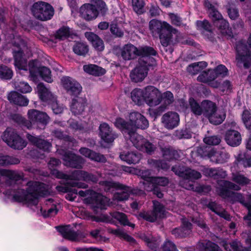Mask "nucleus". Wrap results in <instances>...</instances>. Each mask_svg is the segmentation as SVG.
<instances>
[{
	"label": "nucleus",
	"instance_id": "nucleus-1",
	"mask_svg": "<svg viewBox=\"0 0 251 251\" xmlns=\"http://www.w3.org/2000/svg\"><path fill=\"white\" fill-rule=\"evenodd\" d=\"M12 44L15 65L17 68L26 71L28 69L32 76L35 77L39 74L46 81L52 82L50 70L46 67H39L37 61H30L27 66L26 60L23 57V52L26 48V44L21 37H15Z\"/></svg>",
	"mask_w": 251,
	"mask_h": 251
},
{
	"label": "nucleus",
	"instance_id": "nucleus-2",
	"mask_svg": "<svg viewBox=\"0 0 251 251\" xmlns=\"http://www.w3.org/2000/svg\"><path fill=\"white\" fill-rule=\"evenodd\" d=\"M27 186L26 192L19 189L8 191L6 194L14 201L36 205L39 196L44 197L50 193L49 186L39 182L29 181L27 183Z\"/></svg>",
	"mask_w": 251,
	"mask_h": 251
},
{
	"label": "nucleus",
	"instance_id": "nucleus-3",
	"mask_svg": "<svg viewBox=\"0 0 251 251\" xmlns=\"http://www.w3.org/2000/svg\"><path fill=\"white\" fill-rule=\"evenodd\" d=\"M149 25L153 36H159L161 43L164 47L180 41V33L166 22L152 20L150 21Z\"/></svg>",
	"mask_w": 251,
	"mask_h": 251
},
{
	"label": "nucleus",
	"instance_id": "nucleus-4",
	"mask_svg": "<svg viewBox=\"0 0 251 251\" xmlns=\"http://www.w3.org/2000/svg\"><path fill=\"white\" fill-rule=\"evenodd\" d=\"M225 189L221 192V195L223 197H230L231 200L233 201H239L245 206L248 210V214L244 217V219L247 223L251 225V195L248 196V201H244L242 195L238 193H232L231 194L227 191V190H233L238 191L241 189V187L237 184L228 181H223L221 182Z\"/></svg>",
	"mask_w": 251,
	"mask_h": 251
},
{
	"label": "nucleus",
	"instance_id": "nucleus-5",
	"mask_svg": "<svg viewBox=\"0 0 251 251\" xmlns=\"http://www.w3.org/2000/svg\"><path fill=\"white\" fill-rule=\"evenodd\" d=\"M105 3L102 0H93L92 3H86L80 8L81 17L87 21L96 19L99 12L104 13L106 11Z\"/></svg>",
	"mask_w": 251,
	"mask_h": 251
},
{
	"label": "nucleus",
	"instance_id": "nucleus-6",
	"mask_svg": "<svg viewBox=\"0 0 251 251\" xmlns=\"http://www.w3.org/2000/svg\"><path fill=\"white\" fill-rule=\"evenodd\" d=\"M125 136L129 138L133 145L139 150L151 153L155 150L156 148L153 144L135 132V130L129 131L128 134Z\"/></svg>",
	"mask_w": 251,
	"mask_h": 251
},
{
	"label": "nucleus",
	"instance_id": "nucleus-7",
	"mask_svg": "<svg viewBox=\"0 0 251 251\" xmlns=\"http://www.w3.org/2000/svg\"><path fill=\"white\" fill-rule=\"evenodd\" d=\"M27 117L29 122L26 123L25 126L28 128H31L32 126L38 127L39 125L44 128L50 120V118L45 112L36 109L29 110Z\"/></svg>",
	"mask_w": 251,
	"mask_h": 251
},
{
	"label": "nucleus",
	"instance_id": "nucleus-8",
	"mask_svg": "<svg viewBox=\"0 0 251 251\" xmlns=\"http://www.w3.org/2000/svg\"><path fill=\"white\" fill-rule=\"evenodd\" d=\"M32 12L36 18L42 21H46L51 19L53 16L54 10L49 3L38 1L33 5Z\"/></svg>",
	"mask_w": 251,
	"mask_h": 251
},
{
	"label": "nucleus",
	"instance_id": "nucleus-9",
	"mask_svg": "<svg viewBox=\"0 0 251 251\" xmlns=\"http://www.w3.org/2000/svg\"><path fill=\"white\" fill-rule=\"evenodd\" d=\"M2 138L9 146L15 149L22 150L26 145L15 130L10 127L7 128L3 132Z\"/></svg>",
	"mask_w": 251,
	"mask_h": 251
},
{
	"label": "nucleus",
	"instance_id": "nucleus-10",
	"mask_svg": "<svg viewBox=\"0 0 251 251\" xmlns=\"http://www.w3.org/2000/svg\"><path fill=\"white\" fill-rule=\"evenodd\" d=\"M144 101L150 107L158 105L161 102V92L156 87L149 85L143 88Z\"/></svg>",
	"mask_w": 251,
	"mask_h": 251
},
{
	"label": "nucleus",
	"instance_id": "nucleus-11",
	"mask_svg": "<svg viewBox=\"0 0 251 251\" xmlns=\"http://www.w3.org/2000/svg\"><path fill=\"white\" fill-rule=\"evenodd\" d=\"M237 55L236 61L237 65L241 67L248 68L251 64V52L247 46L243 43H239L236 46Z\"/></svg>",
	"mask_w": 251,
	"mask_h": 251
},
{
	"label": "nucleus",
	"instance_id": "nucleus-12",
	"mask_svg": "<svg viewBox=\"0 0 251 251\" xmlns=\"http://www.w3.org/2000/svg\"><path fill=\"white\" fill-rule=\"evenodd\" d=\"M151 64L147 63L144 58H140L139 64L133 69L130 73V77L132 81L139 82L142 81L147 76L148 67Z\"/></svg>",
	"mask_w": 251,
	"mask_h": 251
},
{
	"label": "nucleus",
	"instance_id": "nucleus-13",
	"mask_svg": "<svg viewBox=\"0 0 251 251\" xmlns=\"http://www.w3.org/2000/svg\"><path fill=\"white\" fill-rule=\"evenodd\" d=\"M57 151L59 154L63 155V159L64 161L65 165L77 169L82 168L85 160L81 156L62 150H57Z\"/></svg>",
	"mask_w": 251,
	"mask_h": 251
},
{
	"label": "nucleus",
	"instance_id": "nucleus-14",
	"mask_svg": "<svg viewBox=\"0 0 251 251\" xmlns=\"http://www.w3.org/2000/svg\"><path fill=\"white\" fill-rule=\"evenodd\" d=\"M63 87L72 96H77L81 91L82 88L78 82L69 76H64L61 80Z\"/></svg>",
	"mask_w": 251,
	"mask_h": 251
},
{
	"label": "nucleus",
	"instance_id": "nucleus-15",
	"mask_svg": "<svg viewBox=\"0 0 251 251\" xmlns=\"http://www.w3.org/2000/svg\"><path fill=\"white\" fill-rule=\"evenodd\" d=\"M172 170L178 176L191 181L199 179L201 176L199 172L190 168H185L183 167L176 166L173 167Z\"/></svg>",
	"mask_w": 251,
	"mask_h": 251
},
{
	"label": "nucleus",
	"instance_id": "nucleus-16",
	"mask_svg": "<svg viewBox=\"0 0 251 251\" xmlns=\"http://www.w3.org/2000/svg\"><path fill=\"white\" fill-rule=\"evenodd\" d=\"M179 116L177 113L169 111L163 115L161 117V123L165 128L167 129H173L177 127L179 123Z\"/></svg>",
	"mask_w": 251,
	"mask_h": 251
},
{
	"label": "nucleus",
	"instance_id": "nucleus-17",
	"mask_svg": "<svg viewBox=\"0 0 251 251\" xmlns=\"http://www.w3.org/2000/svg\"><path fill=\"white\" fill-rule=\"evenodd\" d=\"M56 228L64 238L72 241H78L85 237L81 232H75L68 226H58Z\"/></svg>",
	"mask_w": 251,
	"mask_h": 251
},
{
	"label": "nucleus",
	"instance_id": "nucleus-18",
	"mask_svg": "<svg viewBox=\"0 0 251 251\" xmlns=\"http://www.w3.org/2000/svg\"><path fill=\"white\" fill-rule=\"evenodd\" d=\"M99 128L101 139L106 143L112 142L117 137V135L106 123L100 124Z\"/></svg>",
	"mask_w": 251,
	"mask_h": 251
},
{
	"label": "nucleus",
	"instance_id": "nucleus-19",
	"mask_svg": "<svg viewBox=\"0 0 251 251\" xmlns=\"http://www.w3.org/2000/svg\"><path fill=\"white\" fill-rule=\"evenodd\" d=\"M75 97L72 100L71 109L75 115H79L84 111L87 106V100L84 98Z\"/></svg>",
	"mask_w": 251,
	"mask_h": 251
},
{
	"label": "nucleus",
	"instance_id": "nucleus-20",
	"mask_svg": "<svg viewBox=\"0 0 251 251\" xmlns=\"http://www.w3.org/2000/svg\"><path fill=\"white\" fill-rule=\"evenodd\" d=\"M210 161L216 163H223L227 161L229 157V154L224 150L216 151L211 150L208 154Z\"/></svg>",
	"mask_w": 251,
	"mask_h": 251
},
{
	"label": "nucleus",
	"instance_id": "nucleus-21",
	"mask_svg": "<svg viewBox=\"0 0 251 251\" xmlns=\"http://www.w3.org/2000/svg\"><path fill=\"white\" fill-rule=\"evenodd\" d=\"M72 180H84L85 181L96 182L98 180L97 176L92 174H89L83 171H75L69 176Z\"/></svg>",
	"mask_w": 251,
	"mask_h": 251
},
{
	"label": "nucleus",
	"instance_id": "nucleus-22",
	"mask_svg": "<svg viewBox=\"0 0 251 251\" xmlns=\"http://www.w3.org/2000/svg\"><path fill=\"white\" fill-rule=\"evenodd\" d=\"M92 203L97 208L105 209L106 206L113 205V201L102 195L94 193L92 197Z\"/></svg>",
	"mask_w": 251,
	"mask_h": 251
},
{
	"label": "nucleus",
	"instance_id": "nucleus-23",
	"mask_svg": "<svg viewBox=\"0 0 251 251\" xmlns=\"http://www.w3.org/2000/svg\"><path fill=\"white\" fill-rule=\"evenodd\" d=\"M121 55L125 60H130L138 56V48L131 44H128L121 49Z\"/></svg>",
	"mask_w": 251,
	"mask_h": 251
},
{
	"label": "nucleus",
	"instance_id": "nucleus-24",
	"mask_svg": "<svg viewBox=\"0 0 251 251\" xmlns=\"http://www.w3.org/2000/svg\"><path fill=\"white\" fill-rule=\"evenodd\" d=\"M225 140L229 145L232 147L239 146L241 142L240 133L235 130H228L226 133Z\"/></svg>",
	"mask_w": 251,
	"mask_h": 251
},
{
	"label": "nucleus",
	"instance_id": "nucleus-25",
	"mask_svg": "<svg viewBox=\"0 0 251 251\" xmlns=\"http://www.w3.org/2000/svg\"><path fill=\"white\" fill-rule=\"evenodd\" d=\"M192 225L186 219H183L182 221V226L180 228H176L173 229L172 233L176 237H184L191 232Z\"/></svg>",
	"mask_w": 251,
	"mask_h": 251
},
{
	"label": "nucleus",
	"instance_id": "nucleus-26",
	"mask_svg": "<svg viewBox=\"0 0 251 251\" xmlns=\"http://www.w3.org/2000/svg\"><path fill=\"white\" fill-rule=\"evenodd\" d=\"M80 154L92 161L104 162L106 158L104 155L97 153L88 148H81L79 151Z\"/></svg>",
	"mask_w": 251,
	"mask_h": 251
},
{
	"label": "nucleus",
	"instance_id": "nucleus-27",
	"mask_svg": "<svg viewBox=\"0 0 251 251\" xmlns=\"http://www.w3.org/2000/svg\"><path fill=\"white\" fill-rule=\"evenodd\" d=\"M140 238L152 250L157 249L160 244V238L153 237L150 233H142L140 235Z\"/></svg>",
	"mask_w": 251,
	"mask_h": 251
},
{
	"label": "nucleus",
	"instance_id": "nucleus-28",
	"mask_svg": "<svg viewBox=\"0 0 251 251\" xmlns=\"http://www.w3.org/2000/svg\"><path fill=\"white\" fill-rule=\"evenodd\" d=\"M205 6L207 8L210 18L212 20L213 24L215 25L218 23L219 21L223 19L221 14L216 9L214 5L211 2L206 0L204 1Z\"/></svg>",
	"mask_w": 251,
	"mask_h": 251
},
{
	"label": "nucleus",
	"instance_id": "nucleus-29",
	"mask_svg": "<svg viewBox=\"0 0 251 251\" xmlns=\"http://www.w3.org/2000/svg\"><path fill=\"white\" fill-rule=\"evenodd\" d=\"M27 138L39 149L49 151L51 147L50 143L45 140L39 139L30 134H27Z\"/></svg>",
	"mask_w": 251,
	"mask_h": 251
},
{
	"label": "nucleus",
	"instance_id": "nucleus-30",
	"mask_svg": "<svg viewBox=\"0 0 251 251\" xmlns=\"http://www.w3.org/2000/svg\"><path fill=\"white\" fill-rule=\"evenodd\" d=\"M85 36L97 50L101 51L104 49L103 42L97 35L91 32H86Z\"/></svg>",
	"mask_w": 251,
	"mask_h": 251
},
{
	"label": "nucleus",
	"instance_id": "nucleus-31",
	"mask_svg": "<svg viewBox=\"0 0 251 251\" xmlns=\"http://www.w3.org/2000/svg\"><path fill=\"white\" fill-rule=\"evenodd\" d=\"M120 192L114 194L113 198V201H122L128 199L130 194L131 193V189L130 187L122 184V187L117 189Z\"/></svg>",
	"mask_w": 251,
	"mask_h": 251
},
{
	"label": "nucleus",
	"instance_id": "nucleus-32",
	"mask_svg": "<svg viewBox=\"0 0 251 251\" xmlns=\"http://www.w3.org/2000/svg\"><path fill=\"white\" fill-rule=\"evenodd\" d=\"M37 91L41 100L44 101H48L49 103L56 98L45 86L40 83L37 87Z\"/></svg>",
	"mask_w": 251,
	"mask_h": 251
},
{
	"label": "nucleus",
	"instance_id": "nucleus-33",
	"mask_svg": "<svg viewBox=\"0 0 251 251\" xmlns=\"http://www.w3.org/2000/svg\"><path fill=\"white\" fill-rule=\"evenodd\" d=\"M207 207L213 212L227 221L231 220L230 215L220 205L215 202H209Z\"/></svg>",
	"mask_w": 251,
	"mask_h": 251
},
{
	"label": "nucleus",
	"instance_id": "nucleus-34",
	"mask_svg": "<svg viewBox=\"0 0 251 251\" xmlns=\"http://www.w3.org/2000/svg\"><path fill=\"white\" fill-rule=\"evenodd\" d=\"M8 99L11 102L20 106H26L28 103V100L25 97L16 92L9 93Z\"/></svg>",
	"mask_w": 251,
	"mask_h": 251
},
{
	"label": "nucleus",
	"instance_id": "nucleus-35",
	"mask_svg": "<svg viewBox=\"0 0 251 251\" xmlns=\"http://www.w3.org/2000/svg\"><path fill=\"white\" fill-rule=\"evenodd\" d=\"M120 158L128 164H136L141 159V154L134 151L123 152L120 155Z\"/></svg>",
	"mask_w": 251,
	"mask_h": 251
},
{
	"label": "nucleus",
	"instance_id": "nucleus-36",
	"mask_svg": "<svg viewBox=\"0 0 251 251\" xmlns=\"http://www.w3.org/2000/svg\"><path fill=\"white\" fill-rule=\"evenodd\" d=\"M226 112L223 110L216 109L208 118L209 122L215 125L221 124L226 118Z\"/></svg>",
	"mask_w": 251,
	"mask_h": 251
},
{
	"label": "nucleus",
	"instance_id": "nucleus-37",
	"mask_svg": "<svg viewBox=\"0 0 251 251\" xmlns=\"http://www.w3.org/2000/svg\"><path fill=\"white\" fill-rule=\"evenodd\" d=\"M216 26L220 32L223 36L227 38L232 36V33L231 28L229 27L228 23L224 18L219 21L218 23L214 25Z\"/></svg>",
	"mask_w": 251,
	"mask_h": 251
},
{
	"label": "nucleus",
	"instance_id": "nucleus-38",
	"mask_svg": "<svg viewBox=\"0 0 251 251\" xmlns=\"http://www.w3.org/2000/svg\"><path fill=\"white\" fill-rule=\"evenodd\" d=\"M83 68L85 73L93 75L99 76L105 73L104 69L95 64L85 65Z\"/></svg>",
	"mask_w": 251,
	"mask_h": 251
},
{
	"label": "nucleus",
	"instance_id": "nucleus-39",
	"mask_svg": "<svg viewBox=\"0 0 251 251\" xmlns=\"http://www.w3.org/2000/svg\"><path fill=\"white\" fill-rule=\"evenodd\" d=\"M202 171L204 175L217 178L218 177H224L226 175V172L221 169L204 168Z\"/></svg>",
	"mask_w": 251,
	"mask_h": 251
},
{
	"label": "nucleus",
	"instance_id": "nucleus-40",
	"mask_svg": "<svg viewBox=\"0 0 251 251\" xmlns=\"http://www.w3.org/2000/svg\"><path fill=\"white\" fill-rule=\"evenodd\" d=\"M202 108V114L205 117L208 118L217 109L216 104L209 100H204L201 102Z\"/></svg>",
	"mask_w": 251,
	"mask_h": 251
},
{
	"label": "nucleus",
	"instance_id": "nucleus-41",
	"mask_svg": "<svg viewBox=\"0 0 251 251\" xmlns=\"http://www.w3.org/2000/svg\"><path fill=\"white\" fill-rule=\"evenodd\" d=\"M107 230L109 233H112L130 243L134 244L135 243V240L133 237H132L129 235L127 234L124 230L122 229H112L111 228H108Z\"/></svg>",
	"mask_w": 251,
	"mask_h": 251
},
{
	"label": "nucleus",
	"instance_id": "nucleus-42",
	"mask_svg": "<svg viewBox=\"0 0 251 251\" xmlns=\"http://www.w3.org/2000/svg\"><path fill=\"white\" fill-rule=\"evenodd\" d=\"M216 78V75L215 72L211 69H209L207 71H204L198 77L197 79L199 81L208 83L213 81Z\"/></svg>",
	"mask_w": 251,
	"mask_h": 251
},
{
	"label": "nucleus",
	"instance_id": "nucleus-43",
	"mask_svg": "<svg viewBox=\"0 0 251 251\" xmlns=\"http://www.w3.org/2000/svg\"><path fill=\"white\" fill-rule=\"evenodd\" d=\"M0 174L2 176L6 177L10 180L13 181H18L22 178V174L15 171L0 169Z\"/></svg>",
	"mask_w": 251,
	"mask_h": 251
},
{
	"label": "nucleus",
	"instance_id": "nucleus-44",
	"mask_svg": "<svg viewBox=\"0 0 251 251\" xmlns=\"http://www.w3.org/2000/svg\"><path fill=\"white\" fill-rule=\"evenodd\" d=\"M100 184L102 188L107 192H112L115 190H117L118 188L122 187V184L112 181L100 182Z\"/></svg>",
	"mask_w": 251,
	"mask_h": 251
},
{
	"label": "nucleus",
	"instance_id": "nucleus-45",
	"mask_svg": "<svg viewBox=\"0 0 251 251\" xmlns=\"http://www.w3.org/2000/svg\"><path fill=\"white\" fill-rule=\"evenodd\" d=\"M156 54V52L155 50L151 47H141L139 48H138V56H142L143 57L142 58H144L145 61L147 62V60L149 58L147 57L150 55H155Z\"/></svg>",
	"mask_w": 251,
	"mask_h": 251
},
{
	"label": "nucleus",
	"instance_id": "nucleus-46",
	"mask_svg": "<svg viewBox=\"0 0 251 251\" xmlns=\"http://www.w3.org/2000/svg\"><path fill=\"white\" fill-rule=\"evenodd\" d=\"M198 247L200 251H223L217 244L210 241L199 243Z\"/></svg>",
	"mask_w": 251,
	"mask_h": 251
},
{
	"label": "nucleus",
	"instance_id": "nucleus-47",
	"mask_svg": "<svg viewBox=\"0 0 251 251\" xmlns=\"http://www.w3.org/2000/svg\"><path fill=\"white\" fill-rule=\"evenodd\" d=\"M112 217L117 220L121 224L124 226H128L132 228L135 227V225L130 223L126 214L119 212H114L111 213Z\"/></svg>",
	"mask_w": 251,
	"mask_h": 251
},
{
	"label": "nucleus",
	"instance_id": "nucleus-48",
	"mask_svg": "<svg viewBox=\"0 0 251 251\" xmlns=\"http://www.w3.org/2000/svg\"><path fill=\"white\" fill-rule=\"evenodd\" d=\"M207 66L206 62L204 61L193 63L190 65L187 68L188 72L191 75H196Z\"/></svg>",
	"mask_w": 251,
	"mask_h": 251
},
{
	"label": "nucleus",
	"instance_id": "nucleus-49",
	"mask_svg": "<svg viewBox=\"0 0 251 251\" xmlns=\"http://www.w3.org/2000/svg\"><path fill=\"white\" fill-rule=\"evenodd\" d=\"M143 89L136 88L131 93V98L132 100L137 104L140 105L144 101Z\"/></svg>",
	"mask_w": 251,
	"mask_h": 251
},
{
	"label": "nucleus",
	"instance_id": "nucleus-50",
	"mask_svg": "<svg viewBox=\"0 0 251 251\" xmlns=\"http://www.w3.org/2000/svg\"><path fill=\"white\" fill-rule=\"evenodd\" d=\"M60 163L61 162L59 159L54 158H51L48 163L49 167L50 170H51L52 174L56 177L59 178H65V175L62 173L55 169L52 170V168L58 166Z\"/></svg>",
	"mask_w": 251,
	"mask_h": 251
},
{
	"label": "nucleus",
	"instance_id": "nucleus-51",
	"mask_svg": "<svg viewBox=\"0 0 251 251\" xmlns=\"http://www.w3.org/2000/svg\"><path fill=\"white\" fill-rule=\"evenodd\" d=\"M73 51L78 55L85 56L88 51V47L85 43L77 42L74 45Z\"/></svg>",
	"mask_w": 251,
	"mask_h": 251
},
{
	"label": "nucleus",
	"instance_id": "nucleus-52",
	"mask_svg": "<svg viewBox=\"0 0 251 251\" xmlns=\"http://www.w3.org/2000/svg\"><path fill=\"white\" fill-rule=\"evenodd\" d=\"M114 124L117 128L125 131V135L128 134L129 131H131L129 124L121 118H117Z\"/></svg>",
	"mask_w": 251,
	"mask_h": 251
},
{
	"label": "nucleus",
	"instance_id": "nucleus-53",
	"mask_svg": "<svg viewBox=\"0 0 251 251\" xmlns=\"http://www.w3.org/2000/svg\"><path fill=\"white\" fill-rule=\"evenodd\" d=\"M161 101L162 103L160 106H165L166 109L168 106L174 102V96L170 91H166L163 93H161Z\"/></svg>",
	"mask_w": 251,
	"mask_h": 251
},
{
	"label": "nucleus",
	"instance_id": "nucleus-54",
	"mask_svg": "<svg viewBox=\"0 0 251 251\" xmlns=\"http://www.w3.org/2000/svg\"><path fill=\"white\" fill-rule=\"evenodd\" d=\"M232 180L236 183L245 185L250 183V180L239 173H232Z\"/></svg>",
	"mask_w": 251,
	"mask_h": 251
},
{
	"label": "nucleus",
	"instance_id": "nucleus-55",
	"mask_svg": "<svg viewBox=\"0 0 251 251\" xmlns=\"http://www.w3.org/2000/svg\"><path fill=\"white\" fill-rule=\"evenodd\" d=\"M72 33L70 28L63 26L60 28L56 33L55 37L59 40H64L69 37Z\"/></svg>",
	"mask_w": 251,
	"mask_h": 251
},
{
	"label": "nucleus",
	"instance_id": "nucleus-56",
	"mask_svg": "<svg viewBox=\"0 0 251 251\" xmlns=\"http://www.w3.org/2000/svg\"><path fill=\"white\" fill-rule=\"evenodd\" d=\"M189 104L191 111L195 115L199 116L202 114V108L201 104L200 105L193 98H190L189 99Z\"/></svg>",
	"mask_w": 251,
	"mask_h": 251
},
{
	"label": "nucleus",
	"instance_id": "nucleus-57",
	"mask_svg": "<svg viewBox=\"0 0 251 251\" xmlns=\"http://www.w3.org/2000/svg\"><path fill=\"white\" fill-rule=\"evenodd\" d=\"M153 212L156 216V218H162L166 215L164 207L158 202H154Z\"/></svg>",
	"mask_w": 251,
	"mask_h": 251
},
{
	"label": "nucleus",
	"instance_id": "nucleus-58",
	"mask_svg": "<svg viewBox=\"0 0 251 251\" xmlns=\"http://www.w3.org/2000/svg\"><path fill=\"white\" fill-rule=\"evenodd\" d=\"M13 75L12 71L5 66H0V77L3 79H9Z\"/></svg>",
	"mask_w": 251,
	"mask_h": 251
},
{
	"label": "nucleus",
	"instance_id": "nucleus-59",
	"mask_svg": "<svg viewBox=\"0 0 251 251\" xmlns=\"http://www.w3.org/2000/svg\"><path fill=\"white\" fill-rule=\"evenodd\" d=\"M158 145L160 146L161 151L162 152V154L164 157L168 160L171 159V155L172 150L173 149L170 148V147H164V145L162 141H160L158 142Z\"/></svg>",
	"mask_w": 251,
	"mask_h": 251
},
{
	"label": "nucleus",
	"instance_id": "nucleus-60",
	"mask_svg": "<svg viewBox=\"0 0 251 251\" xmlns=\"http://www.w3.org/2000/svg\"><path fill=\"white\" fill-rule=\"evenodd\" d=\"M15 88L18 91L23 93H29L32 90L31 87L25 82H16Z\"/></svg>",
	"mask_w": 251,
	"mask_h": 251
},
{
	"label": "nucleus",
	"instance_id": "nucleus-61",
	"mask_svg": "<svg viewBox=\"0 0 251 251\" xmlns=\"http://www.w3.org/2000/svg\"><path fill=\"white\" fill-rule=\"evenodd\" d=\"M50 103L53 112L55 114H59L63 112L65 107L62 104L57 102L56 99H53Z\"/></svg>",
	"mask_w": 251,
	"mask_h": 251
},
{
	"label": "nucleus",
	"instance_id": "nucleus-62",
	"mask_svg": "<svg viewBox=\"0 0 251 251\" xmlns=\"http://www.w3.org/2000/svg\"><path fill=\"white\" fill-rule=\"evenodd\" d=\"M242 119L246 128L251 130V115L248 110L243 111Z\"/></svg>",
	"mask_w": 251,
	"mask_h": 251
},
{
	"label": "nucleus",
	"instance_id": "nucleus-63",
	"mask_svg": "<svg viewBox=\"0 0 251 251\" xmlns=\"http://www.w3.org/2000/svg\"><path fill=\"white\" fill-rule=\"evenodd\" d=\"M149 126L148 121L146 118L142 115V117L138 118L137 122L135 124V126L133 127V130H135L136 128H139L141 129H146Z\"/></svg>",
	"mask_w": 251,
	"mask_h": 251
},
{
	"label": "nucleus",
	"instance_id": "nucleus-64",
	"mask_svg": "<svg viewBox=\"0 0 251 251\" xmlns=\"http://www.w3.org/2000/svg\"><path fill=\"white\" fill-rule=\"evenodd\" d=\"M40 211L42 215L45 217L53 216L55 215L58 212V210L56 208L55 205H52L47 211L46 209H43L42 207H41Z\"/></svg>",
	"mask_w": 251,
	"mask_h": 251
}]
</instances>
